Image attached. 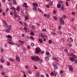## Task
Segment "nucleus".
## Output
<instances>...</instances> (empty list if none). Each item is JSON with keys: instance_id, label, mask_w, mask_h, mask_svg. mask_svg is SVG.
<instances>
[{"instance_id": "nucleus-3", "label": "nucleus", "mask_w": 77, "mask_h": 77, "mask_svg": "<svg viewBox=\"0 0 77 77\" xmlns=\"http://www.w3.org/2000/svg\"><path fill=\"white\" fill-rule=\"evenodd\" d=\"M32 5L34 7L33 9L35 12H36V11H37V9H36V6H38V4H37V3H33Z\"/></svg>"}, {"instance_id": "nucleus-59", "label": "nucleus", "mask_w": 77, "mask_h": 77, "mask_svg": "<svg viewBox=\"0 0 77 77\" xmlns=\"http://www.w3.org/2000/svg\"><path fill=\"white\" fill-rule=\"evenodd\" d=\"M46 55L48 56L49 55V53L48 52H46Z\"/></svg>"}, {"instance_id": "nucleus-1", "label": "nucleus", "mask_w": 77, "mask_h": 77, "mask_svg": "<svg viewBox=\"0 0 77 77\" xmlns=\"http://www.w3.org/2000/svg\"><path fill=\"white\" fill-rule=\"evenodd\" d=\"M3 23L4 24V27L5 28H7V29H4V32H6L7 33H9L10 31L11 30V26H8V24L6 23V22L3 21Z\"/></svg>"}, {"instance_id": "nucleus-9", "label": "nucleus", "mask_w": 77, "mask_h": 77, "mask_svg": "<svg viewBox=\"0 0 77 77\" xmlns=\"http://www.w3.org/2000/svg\"><path fill=\"white\" fill-rule=\"evenodd\" d=\"M35 51L36 53L37 54V53H39L41 51V49L39 48H35Z\"/></svg>"}, {"instance_id": "nucleus-51", "label": "nucleus", "mask_w": 77, "mask_h": 77, "mask_svg": "<svg viewBox=\"0 0 77 77\" xmlns=\"http://www.w3.org/2000/svg\"><path fill=\"white\" fill-rule=\"evenodd\" d=\"M7 66H9V65H10V63L8 62L7 63Z\"/></svg>"}, {"instance_id": "nucleus-48", "label": "nucleus", "mask_w": 77, "mask_h": 77, "mask_svg": "<svg viewBox=\"0 0 77 77\" xmlns=\"http://www.w3.org/2000/svg\"><path fill=\"white\" fill-rule=\"evenodd\" d=\"M38 11H39V12H42V11L41 10V9H39V8H38Z\"/></svg>"}, {"instance_id": "nucleus-13", "label": "nucleus", "mask_w": 77, "mask_h": 77, "mask_svg": "<svg viewBox=\"0 0 77 77\" xmlns=\"http://www.w3.org/2000/svg\"><path fill=\"white\" fill-rule=\"evenodd\" d=\"M69 69L70 71H73V68L71 66V65H69Z\"/></svg>"}, {"instance_id": "nucleus-2", "label": "nucleus", "mask_w": 77, "mask_h": 77, "mask_svg": "<svg viewBox=\"0 0 77 77\" xmlns=\"http://www.w3.org/2000/svg\"><path fill=\"white\" fill-rule=\"evenodd\" d=\"M59 3H61V5H62L61 6V8H60V9L61 10V11H64V5L63 4V2L62 1H59Z\"/></svg>"}, {"instance_id": "nucleus-36", "label": "nucleus", "mask_w": 77, "mask_h": 77, "mask_svg": "<svg viewBox=\"0 0 77 77\" xmlns=\"http://www.w3.org/2000/svg\"><path fill=\"white\" fill-rule=\"evenodd\" d=\"M48 42H49V44H50L52 43V41H51V40H49Z\"/></svg>"}, {"instance_id": "nucleus-39", "label": "nucleus", "mask_w": 77, "mask_h": 77, "mask_svg": "<svg viewBox=\"0 0 77 77\" xmlns=\"http://www.w3.org/2000/svg\"><path fill=\"white\" fill-rule=\"evenodd\" d=\"M30 38H31V39L32 40H33V39H34V38H33V37L32 36H30Z\"/></svg>"}, {"instance_id": "nucleus-4", "label": "nucleus", "mask_w": 77, "mask_h": 77, "mask_svg": "<svg viewBox=\"0 0 77 77\" xmlns=\"http://www.w3.org/2000/svg\"><path fill=\"white\" fill-rule=\"evenodd\" d=\"M29 27L32 29H34V30H35L36 27H34L33 25H32V24H30L29 25Z\"/></svg>"}, {"instance_id": "nucleus-27", "label": "nucleus", "mask_w": 77, "mask_h": 77, "mask_svg": "<svg viewBox=\"0 0 77 77\" xmlns=\"http://www.w3.org/2000/svg\"><path fill=\"white\" fill-rule=\"evenodd\" d=\"M45 59H46V60H49V57L48 56L46 57L45 58Z\"/></svg>"}, {"instance_id": "nucleus-56", "label": "nucleus", "mask_w": 77, "mask_h": 77, "mask_svg": "<svg viewBox=\"0 0 77 77\" xmlns=\"http://www.w3.org/2000/svg\"><path fill=\"white\" fill-rule=\"evenodd\" d=\"M58 28L59 29H60L62 28V27L60 26H59L58 27Z\"/></svg>"}, {"instance_id": "nucleus-58", "label": "nucleus", "mask_w": 77, "mask_h": 77, "mask_svg": "<svg viewBox=\"0 0 77 77\" xmlns=\"http://www.w3.org/2000/svg\"><path fill=\"white\" fill-rule=\"evenodd\" d=\"M25 19L26 20H27L28 19V17H25Z\"/></svg>"}, {"instance_id": "nucleus-52", "label": "nucleus", "mask_w": 77, "mask_h": 77, "mask_svg": "<svg viewBox=\"0 0 77 77\" xmlns=\"http://www.w3.org/2000/svg\"><path fill=\"white\" fill-rule=\"evenodd\" d=\"M24 26H27V24L26 23H24Z\"/></svg>"}, {"instance_id": "nucleus-31", "label": "nucleus", "mask_w": 77, "mask_h": 77, "mask_svg": "<svg viewBox=\"0 0 77 77\" xmlns=\"http://www.w3.org/2000/svg\"><path fill=\"white\" fill-rule=\"evenodd\" d=\"M58 68V67H57V66H54V69H57Z\"/></svg>"}, {"instance_id": "nucleus-42", "label": "nucleus", "mask_w": 77, "mask_h": 77, "mask_svg": "<svg viewBox=\"0 0 77 77\" xmlns=\"http://www.w3.org/2000/svg\"><path fill=\"white\" fill-rule=\"evenodd\" d=\"M38 61H40V62H41V63H42V62H43V61L42 60H41L40 58L39 59V60H38Z\"/></svg>"}, {"instance_id": "nucleus-16", "label": "nucleus", "mask_w": 77, "mask_h": 77, "mask_svg": "<svg viewBox=\"0 0 77 77\" xmlns=\"http://www.w3.org/2000/svg\"><path fill=\"white\" fill-rule=\"evenodd\" d=\"M31 59H32V60H33L34 61H36V59L35 57L33 56H32L31 57Z\"/></svg>"}, {"instance_id": "nucleus-11", "label": "nucleus", "mask_w": 77, "mask_h": 77, "mask_svg": "<svg viewBox=\"0 0 77 77\" xmlns=\"http://www.w3.org/2000/svg\"><path fill=\"white\" fill-rule=\"evenodd\" d=\"M68 42H72L73 41L72 38L71 37H69L68 38Z\"/></svg>"}, {"instance_id": "nucleus-26", "label": "nucleus", "mask_w": 77, "mask_h": 77, "mask_svg": "<svg viewBox=\"0 0 77 77\" xmlns=\"http://www.w3.org/2000/svg\"><path fill=\"white\" fill-rule=\"evenodd\" d=\"M27 72L29 73V74H32V72L31 71L28 70H27Z\"/></svg>"}, {"instance_id": "nucleus-5", "label": "nucleus", "mask_w": 77, "mask_h": 77, "mask_svg": "<svg viewBox=\"0 0 77 77\" xmlns=\"http://www.w3.org/2000/svg\"><path fill=\"white\" fill-rule=\"evenodd\" d=\"M8 42L10 44H14V42L11 40V39H9L8 41Z\"/></svg>"}, {"instance_id": "nucleus-6", "label": "nucleus", "mask_w": 77, "mask_h": 77, "mask_svg": "<svg viewBox=\"0 0 77 77\" xmlns=\"http://www.w3.org/2000/svg\"><path fill=\"white\" fill-rule=\"evenodd\" d=\"M60 24L61 25H63L65 24V22L64 20L62 19V18L61 17L60 19Z\"/></svg>"}, {"instance_id": "nucleus-28", "label": "nucleus", "mask_w": 77, "mask_h": 77, "mask_svg": "<svg viewBox=\"0 0 77 77\" xmlns=\"http://www.w3.org/2000/svg\"><path fill=\"white\" fill-rule=\"evenodd\" d=\"M52 65L54 66H57V63L56 62H54L52 64Z\"/></svg>"}, {"instance_id": "nucleus-29", "label": "nucleus", "mask_w": 77, "mask_h": 77, "mask_svg": "<svg viewBox=\"0 0 77 77\" xmlns=\"http://www.w3.org/2000/svg\"><path fill=\"white\" fill-rule=\"evenodd\" d=\"M6 37H7V38H12V37L11 36L9 35H6Z\"/></svg>"}, {"instance_id": "nucleus-15", "label": "nucleus", "mask_w": 77, "mask_h": 77, "mask_svg": "<svg viewBox=\"0 0 77 77\" xmlns=\"http://www.w3.org/2000/svg\"><path fill=\"white\" fill-rule=\"evenodd\" d=\"M19 42L21 45H23V44H24V41H22L20 40L19 41Z\"/></svg>"}, {"instance_id": "nucleus-53", "label": "nucleus", "mask_w": 77, "mask_h": 77, "mask_svg": "<svg viewBox=\"0 0 77 77\" xmlns=\"http://www.w3.org/2000/svg\"><path fill=\"white\" fill-rule=\"evenodd\" d=\"M54 19H55V20H57V17H56V16L54 17Z\"/></svg>"}, {"instance_id": "nucleus-30", "label": "nucleus", "mask_w": 77, "mask_h": 77, "mask_svg": "<svg viewBox=\"0 0 77 77\" xmlns=\"http://www.w3.org/2000/svg\"><path fill=\"white\" fill-rule=\"evenodd\" d=\"M58 30H59V33H60V35H62V32H61V31H60V29H58Z\"/></svg>"}, {"instance_id": "nucleus-23", "label": "nucleus", "mask_w": 77, "mask_h": 77, "mask_svg": "<svg viewBox=\"0 0 77 77\" xmlns=\"http://www.w3.org/2000/svg\"><path fill=\"white\" fill-rule=\"evenodd\" d=\"M40 36L41 37H42L43 38H45V35L43 34H41L40 35Z\"/></svg>"}, {"instance_id": "nucleus-20", "label": "nucleus", "mask_w": 77, "mask_h": 77, "mask_svg": "<svg viewBox=\"0 0 77 77\" xmlns=\"http://www.w3.org/2000/svg\"><path fill=\"white\" fill-rule=\"evenodd\" d=\"M53 60H56L57 62H58L59 60H58V58L57 57H55V58H53Z\"/></svg>"}, {"instance_id": "nucleus-55", "label": "nucleus", "mask_w": 77, "mask_h": 77, "mask_svg": "<svg viewBox=\"0 0 77 77\" xmlns=\"http://www.w3.org/2000/svg\"><path fill=\"white\" fill-rule=\"evenodd\" d=\"M61 77H65V75H64L62 74L61 75Z\"/></svg>"}, {"instance_id": "nucleus-17", "label": "nucleus", "mask_w": 77, "mask_h": 77, "mask_svg": "<svg viewBox=\"0 0 77 77\" xmlns=\"http://www.w3.org/2000/svg\"><path fill=\"white\" fill-rule=\"evenodd\" d=\"M16 10H17V11H18V12H19V11H20V7H19L18 6H17V7Z\"/></svg>"}, {"instance_id": "nucleus-62", "label": "nucleus", "mask_w": 77, "mask_h": 77, "mask_svg": "<svg viewBox=\"0 0 77 77\" xmlns=\"http://www.w3.org/2000/svg\"><path fill=\"white\" fill-rule=\"evenodd\" d=\"M46 7H47V8H49V5H46Z\"/></svg>"}, {"instance_id": "nucleus-45", "label": "nucleus", "mask_w": 77, "mask_h": 77, "mask_svg": "<svg viewBox=\"0 0 77 77\" xmlns=\"http://www.w3.org/2000/svg\"><path fill=\"white\" fill-rule=\"evenodd\" d=\"M27 49H30V46L28 45L27 46Z\"/></svg>"}, {"instance_id": "nucleus-19", "label": "nucleus", "mask_w": 77, "mask_h": 77, "mask_svg": "<svg viewBox=\"0 0 77 77\" xmlns=\"http://www.w3.org/2000/svg\"><path fill=\"white\" fill-rule=\"evenodd\" d=\"M5 51L4 50V49H3V48H1V53H2V54H3V52Z\"/></svg>"}, {"instance_id": "nucleus-64", "label": "nucleus", "mask_w": 77, "mask_h": 77, "mask_svg": "<svg viewBox=\"0 0 77 77\" xmlns=\"http://www.w3.org/2000/svg\"><path fill=\"white\" fill-rule=\"evenodd\" d=\"M23 76H24V77H27V76L25 74H24V75Z\"/></svg>"}, {"instance_id": "nucleus-57", "label": "nucleus", "mask_w": 77, "mask_h": 77, "mask_svg": "<svg viewBox=\"0 0 77 77\" xmlns=\"http://www.w3.org/2000/svg\"><path fill=\"white\" fill-rule=\"evenodd\" d=\"M65 52H68V50H67V49H65Z\"/></svg>"}, {"instance_id": "nucleus-44", "label": "nucleus", "mask_w": 77, "mask_h": 77, "mask_svg": "<svg viewBox=\"0 0 77 77\" xmlns=\"http://www.w3.org/2000/svg\"><path fill=\"white\" fill-rule=\"evenodd\" d=\"M63 18H64V19H65L66 17V16L64 15L62 17Z\"/></svg>"}, {"instance_id": "nucleus-12", "label": "nucleus", "mask_w": 77, "mask_h": 77, "mask_svg": "<svg viewBox=\"0 0 77 77\" xmlns=\"http://www.w3.org/2000/svg\"><path fill=\"white\" fill-rule=\"evenodd\" d=\"M16 59L18 61V62H20V57H18V56H16Z\"/></svg>"}, {"instance_id": "nucleus-41", "label": "nucleus", "mask_w": 77, "mask_h": 77, "mask_svg": "<svg viewBox=\"0 0 77 77\" xmlns=\"http://www.w3.org/2000/svg\"><path fill=\"white\" fill-rule=\"evenodd\" d=\"M2 75H5V72H3L2 73Z\"/></svg>"}, {"instance_id": "nucleus-18", "label": "nucleus", "mask_w": 77, "mask_h": 77, "mask_svg": "<svg viewBox=\"0 0 77 77\" xmlns=\"http://www.w3.org/2000/svg\"><path fill=\"white\" fill-rule=\"evenodd\" d=\"M27 3H24L23 4V7H26V8H28V6L27 5Z\"/></svg>"}, {"instance_id": "nucleus-60", "label": "nucleus", "mask_w": 77, "mask_h": 77, "mask_svg": "<svg viewBox=\"0 0 77 77\" xmlns=\"http://www.w3.org/2000/svg\"><path fill=\"white\" fill-rule=\"evenodd\" d=\"M46 77H49V75H48V74H46Z\"/></svg>"}, {"instance_id": "nucleus-46", "label": "nucleus", "mask_w": 77, "mask_h": 77, "mask_svg": "<svg viewBox=\"0 0 77 77\" xmlns=\"http://www.w3.org/2000/svg\"><path fill=\"white\" fill-rule=\"evenodd\" d=\"M72 14V15H75V12H72L71 13Z\"/></svg>"}, {"instance_id": "nucleus-50", "label": "nucleus", "mask_w": 77, "mask_h": 77, "mask_svg": "<svg viewBox=\"0 0 77 77\" xmlns=\"http://www.w3.org/2000/svg\"><path fill=\"white\" fill-rule=\"evenodd\" d=\"M53 2H51L50 4L49 5H50L51 6V5H53Z\"/></svg>"}, {"instance_id": "nucleus-33", "label": "nucleus", "mask_w": 77, "mask_h": 77, "mask_svg": "<svg viewBox=\"0 0 77 77\" xmlns=\"http://www.w3.org/2000/svg\"><path fill=\"white\" fill-rule=\"evenodd\" d=\"M25 67L26 68V69H29V66L27 65H25Z\"/></svg>"}, {"instance_id": "nucleus-43", "label": "nucleus", "mask_w": 77, "mask_h": 77, "mask_svg": "<svg viewBox=\"0 0 77 77\" xmlns=\"http://www.w3.org/2000/svg\"><path fill=\"white\" fill-rule=\"evenodd\" d=\"M13 4H14V5H17V2H16V1H14L13 2Z\"/></svg>"}, {"instance_id": "nucleus-7", "label": "nucleus", "mask_w": 77, "mask_h": 77, "mask_svg": "<svg viewBox=\"0 0 77 77\" xmlns=\"http://www.w3.org/2000/svg\"><path fill=\"white\" fill-rule=\"evenodd\" d=\"M10 8L11 9H12L13 10H14V12H13L14 14H17V11H16V8H14V7L13 6H11V7Z\"/></svg>"}, {"instance_id": "nucleus-63", "label": "nucleus", "mask_w": 77, "mask_h": 77, "mask_svg": "<svg viewBox=\"0 0 77 77\" xmlns=\"http://www.w3.org/2000/svg\"><path fill=\"white\" fill-rule=\"evenodd\" d=\"M2 12V9H0V13Z\"/></svg>"}, {"instance_id": "nucleus-35", "label": "nucleus", "mask_w": 77, "mask_h": 77, "mask_svg": "<svg viewBox=\"0 0 77 77\" xmlns=\"http://www.w3.org/2000/svg\"><path fill=\"white\" fill-rule=\"evenodd\" d=\"M66 46H68V47H71V45H70V44H66Z\"/></svg>"}, {"instance_id": "nucleus-61", "label": "nucleus", "mask_w": 77, "mask_h": 77, "mask_svg": "<svg viewBox=\"0 0 77 77\" xmlns=\"http://www.w3.org/2000/svg\"><path fill=\"white\" fill-rule=\"evenodd\" d=\"M34 67L35 69H37V67H36V66H34Z\"/></svg>"}, {"instance_id": "nucleus-54", "label": "nucleus", "mask_w": 77, "mask_h": 77, "mask_svg": "<svg viewBox=\"0 0 77 77\" xmlns=\"http://www.w3.org/2000/svg\"><path fill=\"white\" fill-rule=\"evenodd\" d=\"M25 36V35H24V34H22V37H24V36Z\"/></svg>"}, {"instance_id": "nucleus-34", "label": "nucleus", "mask_w": 77, "mask_h": 77, "mask_svg": "<svg viewBox=\"0 0 77 77\" xmlns=\"http://www.w3.org/2000/svg\"><path fill=\"white\" fill-rule=\"evenodd\" d=\"M1 63H4L5 62V60H4L3 59H2L1 60Z\"/></svg>"}, {"instance_id": "nucleus-38", "label": "nucleus", "mask_w": 77, "mask_h": 77, "mask_svg": "<svg viewBox=\"0 0 77 77\" xmlns=\"http://www.w3.org/2000/svg\"><path fill=\"white\" fill-rule=\"evenodd\" d=\"M51 34H52L53 35H55L56 34V33L54 32H51Z\"/></svg>"}, {"instance_id": "nucleus-32", "label": "nucleus", "mask_w": 77, "mask_h": 77, "mask_svg": "<svg viewBox=\"0 0 77 77\" xmlns=\"http://www.w3.org/2000/svg\"><path fill=\"white\" fill-rule=\"evenodd\" d=\"M39 41L40 43H42V42H43V40H42L41 39H39Z\"/></svg>"}, {"instance_id": "nucleus-21", "label": "nucleus", "mask_w": 77, "mask_h": 77, "mask_svg": "<svg viewBox=\"0 0 77 77\" xmlns=\"http://www.w3.org/2000/svg\"><path fill=\"white\" fill-rule=\"evenodd\" d=\"M24 29L26 32H28L29 31V29L27 28L26 27H25L24 28Z\"/></svg>"}, {"instance_id": "nucleus-37", "label": "nucleus", "mask_w": 77, "mask_h": 77, "mask_svg": "<svg viewBox=\"0 0 77 77\" xmlns=\"http://www.w3.org/2000/svg\"><path fill=\"white\" fill-rule=\"evenodd\" d=\"M25 39H27V40H29V39H30V38H29V37L27 36L25 37Z\"/></svg>"}, {"instance_id": "nucleus-10", "label": "nucleus", "mask_w": 77, "mask_h": 77, "mask_svg": "<svg viewBox=\"0 0 77 77\" xmlns=\"http://www.w3.org/2000/svg\"><path fill=\"white\" fill-rule=\"evenodd\" d=\"M51 74L52 75H53L54 77L56 76V72L55 71H54L53 72H51Z\"/></svg>"}, {"instance_id": "nucleus-47", "label": "nucleus", "mask_w": 77, "mask_h": 77, "mask_svg": "<svg viewBox=\"0 0 77 77\" xmlns=\"http://www.w3.org/2000/svg\"><path fill=\"white\" fill-rule=\"evenodd\" d=\"M10 61H12L13 62V61H14V59H13L12 58H10Z\"/></svg>"}, {"instance_id": "nucleus-14", "label": "nucleus", "mask_w": 77, "mask_h": 77, "mask_svg": "<svg viewBox=\"0 0 77 77\" xmlns=\"http://www.w3.org/2000/svg\"><path fill=\"white\" fill-rule=\"evenodd\" d=\"M61 6H62V4H61V3L59 2L58 3V4L57 5V8H60L61 7Z\"/></svg>"}, {"instance_id": "nucleus-24", "label": "nucleus", "mask_w": 77, "mask_h": 77, "mask_svg": "<svg viewBox=\"0 0 77 77\" xmlns=\"http://www.w3.org/2000/svg\"><path fill=\"white\" fill-rule=\"evenodd\" d=\"M30 32H31V33H30V34L31 35H34V33H33V32H34V31H32H32L30 30Z\"/></svg>"}, {"instance_id": "nucleus-49", "label": "nucleus", "mask_w": 77, "mask_h": 77, "mask_svg": "<svg viewBox=\"0 0 77 77\" xmlns=\"http://www.w3.org/2000/svg\"><path fill=\"white\" fill-rule=\"evenodd\" d=\"M42 32H45L46 31V29H42Z\"/></svg>"}, {"instance_id": "nucleus-25", "label": "nucleus", "mask_w": 77, "mask_h": 77, "mask_svg": "<svg viewBox=\"0 0 77 77\" xmlns=\"http://www.w3.org/2000/svg\"><path fill=\"white\" fill-rule=\"evenodd\" d=\"M36 75L37 77H39V75H40L38 72H37L36 73Z\"/></svg>"}, {"instance_id": "nucleus-8", "label": "nucleus", "mask_w": 77, "mask_h": 77, "mask_svg": "<svg viewBox=\"0 0 77 77\" xmlns=\"http://www.w3.org/2000/svg\"><path fill=\"white\" fill-rule=\"evenodd\" d=\"M14 16L15 17V18L16 19V20H20V17L18 15H17V14H15L14 15Z\"/></svg>"}, {"instance_id": "nucleus-22", "label": "nucleus", "mask_w": 77, "mask_h": 77, "mask_svg": "<svg viewBox=\"0 0 77 77\" xmlns=\"http://www.w3.org/2000/svg\"><path fill=\"white\" fill-rule=\"evenodd\" d=\"M40 59V58L38 56H36L35 57V59H36V61L37 60V61H39Z\"/></svg>"}, {"instance_id": "nucleus-40", "label": "nucleus", "mask_w": 77, "mask_h": 77, "mask_svg": "<svg viewBox=\"0 0 77 77\" xmlns=\"http://www.w3.org/2000/svg\"><path fill=\"white\" fill-rule=\"evenodd\" d=\"M31 45L32 46V47H33V46H34V45H35V44H34V43H32L31 44Z\"/></svg>"}]
</instances>
